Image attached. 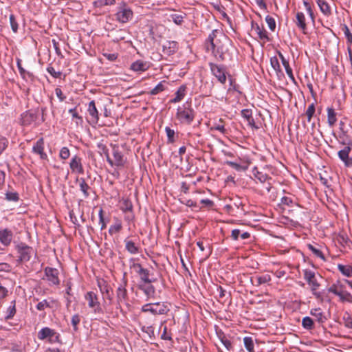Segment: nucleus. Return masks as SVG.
Here are the masks:
<instances>
[{
  "label": "nucleus",
  "mask_w": 352,
  "mask_h": 352,
  "mask_svg": "<svg viewBox=\"0 0 352 352\" xmlns=\"http://www.w3.org/2000/svg\"><path fill=\"white\" fill-rule=\"evenodd\" d=\"M206 49L211 51L217 61L223 62L232 59L230 47H232L229 38L217 30H214L206 41Z\"/></svg>",
  "instance_id": "1"
},
{
  "label": "nucleus",
  "mask_w": 352,
  "mask_h": 352,
  "mask_svg": "<svg viewBox=\"0 0 352 352\" xmlns=\"http://www.w3.org/2000/svg\"><path fill=\"white\" fill-rule=\"evenodd\" d=\"M195 113L191 103L186 102L177 109L176 118L182 124H190L194 120Z\"/></svg>",
  "instance_id": "2"
},
{
  "label": "nucleus",
  "mask_w": 352,
  "mask_h": 352,
  "mask_svg": "<svg viewBox=\"0 0 352 352\" xmlns=\"http://www.w3.org/2000/svg\"><path fill=\"white\" fill-rule=\"evenodd\" d=\"M170 311V308L166 302H155L148 303L142 307V311L151 312L154 315H164L166 314Z\"/></svg>",
  "instance_id": "3"
},
{
  "label": "nucleus",
  "mask_w": 352,
  "mask_h": 352,
  "mask_svg": "<svg viewBox=\"0 0 352 352\" xmlns=\"http://www.w3.org/2000/svg\"><path fill=\"white\" fill-rule=\"evenodd\" d=\"M37 337L40 340L47 339L48 342L51 344L61 342L60 333L49 327L42 328L38 332Z\"/></svg>",
  "instance_id": "4"
},
{
  "label": "nucleus",
  "mask_w": 352,
  "mask_h": 352,
  "mask_svg": "<svg viewBox=\"0 0 352 352\" xmlns=\"http://www.w3.org/2000/svg\"><path fill=\"white\" fill-rule=\"evenodd\" d=\"M17 253L19 254V263L27 262L30 261L32 254H34V250L32 247L28 246L25 243H20L16 246Z\"/></svg>",
  "instance_id": "5"
},
{
  "label": "nucleus",
  "mask_w": 352,
  "mask_h": 352,
  "mask_svg": "<svg viewBox=\"0 0 352 352\" xmlns=\"http://www.w3.org/2000/svg\"><path fill=\"white\" fill-rule=\"evenodd\" d=\"M85 299L88 302V307L93 309L94 314H100L102 312L100 302L97 294L94 292H88L85 295Z\"/></svg>",
  "instance_id": "6"
},
{
  "label": "nucleus",
  "mask_w": 352,
  "mask_h": 352,
  "mask_svg": "<svg viewBox=\"0 0 352 352\" xmlns=\"http://www.w3.org/2000/svg\"><path fill=\"white\" fill-rule=\"evenodd\" d=\"M303 275H304V278L307 280L308 284L311 286V289L313 294L316 296H319L320 295L318 294V293L316 292V290L320 287V284L318 283V281L316 278L315 273L310 270L306 269V270H303Z\"/></svg>",
  "instance_id": "7"
},
{
  "label": "nucleus",
  "mask_w": 352,
  "mask_h": 352,
  "mask_svg": "<svg viewBox=\"0 0 352 352\" xmlns=\"http://www.w3.org/2000/svg\"><path fill=\"white\" fill-rule=\"evenodd\" d=\"M212 74L217 78V80L222 84L226 81V69L224 66L219 65L214 63H208Z\"/></svg>",
  "instance_id": "8"
},
{
  "label": "nucleus",
  "mask_w": 352,
  "mask_h": 352,
  "mask_svg": "<svg viewBox=\"0 0 352 352\" xmlns=\"http://www.w3.org/2000/svg\"><path fill=\"white\" fill-rule=\"evenodd\" d=\"M122 281L123 283L120 285L116 290L117 303L119 305L126 303L128 299V292L126 289L127 280L125 278V275L123 277Z\"/></svg>",
  "instance_id": "9"
},
{
  "label": "nucleus",
  "mask_w": 352,
  "mask_h": 352,
  "mask_svg": "<svg viewBox=\"0 0 352 352\" xmlns=\"http://www.w3.org/2000/svg\"><path fill=\"white\" fill-rule=\"evenodd\" d=\"M131 267L133 268L135 272L140 275V280L144 283H152L156 280L155 278H149V271L147 269L142 267L140 263H133Z\"/></svg>",
  "instance_id": "10"
},
{
  "label": "nucleus",
  "mask_w": 352,
  "mask_h": 352,
  "mask_svg": "<svg viewBox=\"0 0 352 352\" xmlns=\"http://www.w3.org/2000/svg\"><path fill=\"white\" fill-rule=\"evenodd\" d=\"M45 274L47 277V280L51 285H58L60 284V280L58 278L59 272L57 269L47 267L45 269Z\"/></svg>",
  "instance_id": "11"
},
{
  "label": "nucleus",
  "mask_w": 352,
  "mask_h": 352,
  "mask_svg": "<svg viewBox=\"0 0 352 352\" xmlns=\"http://www.w3.org/2000/svg\"><path fill=\"white\" fill-rule=\"evenodd\" d=\"M133 17V12L130 8H123L116 14V20L120 23L128 22Z\"/></svg>",
  "instance_id": "12"
},
{
  "label": "nucleus",
  "mask_w": 352,
  "mask_h": 352,
  "mask_svg": "<svg viewBox=\"0 0 352 352\" xmlns=\"http://www.w3.org/2000/svg\"><path fill=\"white\" fill-rule=\"evenodd\" d=\"M98 285L100 292L104 294L105 298L109 300V304L111 305L113 301L111 287L104 280L98 281Z\"/></svg>",
  "instance_id": "13"
},
{
  "label": "nucleus",
  "mask_w": 352,
  "mask_h": 352,
  "mask_svg": "<svg viewBox=\"0 0 352 352\" xmlns=\"http://www.w3.org/2000/svg\"><path fill=\"white\" fill-rule=\"evenodd\" d=\"M69 167L72 172L79 174L84 173L83 166L82 164V159L78 155H74L69 163Z\"/></svg>",
  "instance_id": "14"
},
{
  "label": "nucleus",
  "mask_w": 352,
  "mask_h": 352,
  "mask_svg": "<svg viewBox=\"0 0 352 352\" xmlns=\"http://www.w3.org/2000/svg\"><path fill=\"white\" fill-rule=\"evenodd\" d=\"M138 289L144 292L146 296V300L154 298L155 288L151 283H143L138 285Z\"/></svg>",
  "instance_id": "15"
},
{
  "label": "nucleus",
  "mask_w": 352,
  "mask_h": 352,
  "mask_svg": "<svg viewBox=\"0 0 352 352\" xmlns=\"http://www.w3.org/2000/svg\"><path fill=\"white\" fill-rule=\"evenodd\" d=\"M163 53L167 56H170L177 52L178 50V43L174 41H167L162 47Z\"/></svg>",
  "instance_id": "16"
},
{
  "label": "nucleus",
  "mask_w": 352,
  "mask_h": 352,
  "mask_svg": "<svg viewBox=\"0 0 352 352\" xmlns=\"http://www.w3.org/2000/svg\"><path fill=\"white\" fill-rule=\"evenodd\" d=\"M32 151L40 155L41 159L45 160L47 157V154L44 152V139L43 138H39L32 147Z\"/></svg>",
  "instance_id": "17"
},
{
  "label": "nucleus",
  "mask_w": 352,
  "mask_h": 352,
  "mask_svg": "<svg viewBox=\"0 0 352 352\" xmlns=\"http://www.w3.org/2000/svg\"><path fill=\"white\" fill-rule=\"evenodd\" d=\"M13 233L8 229L0 230V242L5 246H8L12 240Z\"/></svg>",
  "instance_id": "18"
},
{
  "label": "nucleus",
  "mask_w": 352,
  "mask_h": 352,
  "mask_svg": "<svg viewBox=\"0 0 352 352\" xmlns=\"http://www.w3.org/2000/svg\"><path fill=\"white\" fill-rule=\"evenodd\" d=\"M113 155L114 160H113V166H123L124 164V156L119 151V148L116 145L113 146Z\"/></svg>",
  "instance_id": "19"
},
{
  "label": "nucleus",
  "mask_w": 352,
  "mask_h": 352,
  "mask_svg": "<svg viewBox=\"0 0 352 352\" xmlns=\"http://www.w3.org/2000/svg\"><path fill=\"white\" fill-rule=\"evenodd\" d=\"M36 118L37 116L36 113L31 111H28L21 115V123L22 125L28 126L35 122Z\"/></svg>",
  "instance_id": "20"
},
{
  "label": "nucleus",
  "mask_w": 352,
  "mask_h": 352,
  "mask_svg": "<svg viewBox=\"0 0 352 352\" xmlns=\"http://www.w3.org/2000/svg\"><path fill=\"white\" fill-rule=\"evenodd\" d=\"M295 23L296 26L302 30L303 33H306L307 30V23H306V19L305 16L303 12H298L296 14V21Z\"/></svg>",
  "instance_id": "21"
},
{
  "label": "nucleus",
  "mask_w": 352,
  "mask_h": 352,
  "mask_svg": "<svg viewBox=\"0 0 352 352\" xmlns=\"http://www.w3.org/2000/svg\"><path fill=\"white\" fill-rule=\"evenodd\" d=\"M252 28L258 38L264 43L270 41L267 32L263 26H260L258 24L256 23L255 25L252 24Z\"/></svg>",
  "instance_id": "22"
},
{
  "label": "nucleus",
  "mask_w": 352,
  "mask_h": 352,
  "mask_svg": "<svg viewBox=\"0 0 352 352\" xmlns=\"http://www.w3.org/2000/svg\"><path fill=\"white\" fill-rule=\"evenodd\" d=\"M350 152L349 147H345L344 149L338 152V156L341 160H342L346 166H352V158L349 157V153Z\"/></svg>",
  "instance_id": "23"
},
{
  "label": "nucleus",
  "mask_w": 352,
  "mask_h": 352,
  "mask_svg": "<svg viewBox=\"0 0 352 352\" xmlns=\"http://www.w3.org/2000/svg\"><path fill=\"white\" fill-rule=\"evenodd\" d=\"M88 112L91 116V122L94 123H97L99 119V116L94 100L89 102L88 106Z\"/></svg>",
  "instance_id": "24"
},
{
  "label": "nucleus",
  "mask_w": 352,
  "mask_h": 352,
  "mask_svg": "<svg viewBox=\"0 0 352 352\" xmlns=\"http://www.w3.org/2000/svg\"><path fill=\"white\" fill-rule=\"evenodd\" d=\"M149 66L146 62L137 60L131 65V69L134 72H144L148 69Z\"/></svg>",
  "instance_id": "25"
},
{
  "label": "nucleus",
  "mask_w": 352,
  "mask_h": 352,
  "mask_svg": "<svg viewBox=\"0 0 352 352\" xmlns=\"http://www.w3.org/2000/svg\"><path fill=\"white\" fill-rule=\"evenodd\" d=\"M328 291L340 297L344 292V286L340 281H338L336 283L333 284L328 289Z\"/></svg>",
  "instance_id": "26"
},
{
  "label": "nucleus",
  "mask_w": 352,
  "mask_h": 352,
  "mask_svg": "<svg viewBox=\"0 0 352 352\" xmlns=\"http://www.w3.org/2000/svg\"><path fill=\"white\" fill-rule=\"evenodd\" d=\"M317 4L320 8V11L325 16H330L331 14V10L329 3L324 0H317Z\"/></svg>",
  "instance_id": "27"
},
{
  "label": "nucleus",
  "mask_w": 352,
  "mask_h": 352,
  "mask_svg": "<svg viewBox=\"0 0 352 352\" xmlns=\"http://www.w3.org/2000/svg\"><path fill=\"white\" fill-rule=\"evenodd\" d=\"M120 209L124 213L131 212L133 210V204L131 201L128 198H122L120 201Z\"/></svg>",
  "instance_id": "28"
},
{
  "label": "nucleus",
  "mask_w": 352,
  "mask_h": 352,
  "mask_svg": "<svg viewBox=\"0 0 352 352\" xmlns=\"http://www.w3.org/2000/svg\"><path fill=\"white\" fill-rule=\"evenodd\" d=\"M122 229V225L121 221L118 218H115V223L109 227V233L113 235L120 232Z\"/></svg>",
  "instance_id": "29"
},
{
  "label": "nucleus",
  "mask_w": 352,
  "mask_h": 352,
  "mask_svg": "<svg viewBox=\"0 0 352 352\" xmlns=\"http://www.w3.org/2000/svg\"><path fill=\"white\" fill-rule=\"evenodd\" d=\"M125 248L126 250L132 254L139 253L140 248L135 244L132 241L125 240Z\"/></svg>",
  "instance_id": "30"
},
{
  "label": "nucleus",
  "mask_w": 352,
  "mask_h": 352,
  "mask_svg": "<svg viewBox=\"0 0 352 352\" xmlns=\"http://www.w3.org/2000/svg\"><path fill=\"white\" fill-rule=\"evenodd\" d=\"M217 336L221 342V343L223 344V346L228 349L231 350L232 349V344L230 342V340L227 338V336L222 332L219 331L217 332Z\"/></svg>",
  "instance_id": "31"
},
{
  "label": "nucleus",
  "mask_w": 352,
  "mask_h": 352,
  "mask_svg": "<svg viewBox=\"0 0 352 352\" xmlns=\"http://www.w3.org/2000/svg\"><path fill=\"white\" fill-rule=\"evenodd\" d=\"M336 113L333 108L327 109V122L330 126H333L336 122Z\"/></svg>",
  "instance_id": "32"
},
{
  "label": "nucleus",
  "mask_w": 352,
  "mask_h": 352,
  "mask_svg": "<svg viewBox=\"0 0 352 352\" xmlns=\"http://www.w3.org/2000/svg\"><path fill=\"white\" fill-rule=\"evenodd\" d=\"M338 269L345 276H346V277L352 276V266L351 265H342V264H338Z\"/></svg>",
  "instance_id": "33"
},
{
  "label": "nucleus",
  "mask_w": 352,
  "mask_h": 352,
  "mask_svg": "<svg viewBox=\"0 0 352 352\" xmlns=\"http://www.w3.org/2000/svg\"><path fill=\"white\" fill-rule=\"evenodd\" d=\"M79 187H80V190L83 193L84 197H86V198L88 197L89 196V190H90L91 188L87 184V182H85V179L81 178L79 180Z\"/></svg>",
  "instance_id": "34"
},
{
  "label": "nucleus",
  "mask_w": 352,
  "mask_h": 352,
  "mask_svg": "<svg viewBox=\"0 0 352 352\" xmlns=\"http://www.w3.org/2000/svg\"><path fill=\"white\" fill-rule=\"evenodd\" d=\"M311 314L316 318V320L320 322L323 323L326 320L320 309H315L311 311Z\"/></svg>",
  "instance_id": "35"
},
{
  "label": "nucleus",
  "mask_w": 352,
  "mask_h": 352,
  "mask_svg": "<svg viewBox=\"0 0 352 352\" xmlns=\"http://www.w3.org/2000/svg\"><path fill=\"white\" fill-rule=\"evenodd\" d=\"M98 148L100 149V152L102 153H103L105 157H106V159H107V161L108 162V163L111 165V166H113V160L110 158V156H109V151H108V148H107V146L102 144V143H99L98 144Z\"/></svg>",
  "instance_id": "36"
},
{
  "label": "nucleus",
  "mask_w": 352,
  "mask_h": 352,
  "mask_svg": "<svg viewBox=\"0 0 352 352\" xmlns=\"http://www.w3.org/2000/svg\"><path fill=\"white\" fill-rule=\"evenodd\" d=\"M243 343L248 351L254 352V344L252 337H245L243 338Z\"/></svg>",
  "instance_id": "37"
},
{
  "label": "nucleus",
  "mask_w": 352,
  "mask_h": 352,
  "mask_svg": "<svg viewBox=\"0 0 352 352\" xmlns=\"http://www.w3.org/2000/svg\"><path fill=\"white\" fill-rule=\"evenodd\" d=\"M255 278H256L255 285L257 287L260 286L262 284H265V283L270 282L272 279L270 275H269V274L258 276H256Z\"/></svg>",
  "instance_id": "38"
},
{
  "label": "nucleus",
  "mask_w": 352,
  "mask_h": 352,
  "mask_svg": "<svg viewBox=\"0 0 352 352\" xmlns=\"http://www.w3.org/2000/svg\"><path fill=\"white\" fill-rule=\"evenodd\" d=\"M12 305H10L6 311L5 320H8L12 319L16 314L15 300L12 302Z\"/></svg>",
  "instance_id": "39"
},
{
  "label": "nucleus",
  "mask_w": 352,
  "mask_h": 352,
  "mask_svg": "<svg viewBox=\"0 0 352 352\" xmlns=\"http://www.w3.org/2000/svg\"><path fill=\"white\" fill-rule=\"evenodd\" d=\"M308 249L317 257L320 258L322 261H326L323 253L317 248L311 244L307 245Z\"/></svg>",
  "instance_id": "40"
},
{
  "label": "nucleus",
  "mask_w": 352,
  "mask_h": 352,
  "mask_svg": "<svg viewBox=\"0 0 352 352\" xmlns=\"http://www.w3.org/2000/svg\"><path fill=\"white\" fill-rule=\"evenodd\" d=\"M184 91H185V87H179V89L176 92L175 97L174 98H173L170 100V102L173 103H176V102H178L180 100H182L185 95Z\"/></svg>",
  "instance_id": "41"
},
{
  "label": "nucleus",
  "mask_w": 352,
  "mask_h": 352,
  "mask_svg": "<svg viewBox=\"0 0 352 352\" xmlns=\"http://www.w3.org/2000/svg\"><path fill=\"white\" fill-rule=\"evenodd\" d=\"M270 64L277 74L281 73L280 65L276 56H273L270 58Z\"/></svg>",
  "instance_id": "42"
},
{
  "label": "nucleus",
  "mask_w": 352,
  "mask_h": 352,
  "mask_svg": "<svg viewBox=\"0 0 352 352\" xmlns=\"http://www.w3.org/2000/svg\"><path fill=\"white\" fill-rule=\"evenodd\" d=\"M302 325L306 329H312L314 328V321L310 317L306 316L302 320Z\"/></svg>",
  "instance_id": "43"
},
{
  "label": "nucleus",
  "mask_w": 352,
  "mask_h": 352,
  "mask_svg": "<svg viewBox=\"0 0 352 352\" xmlns=\"http://www.w3.org/2000/svg\"><path fill=\"white\" fill-rule=\"evenodd\" d=\"M223 120L220 119L219 123H215L212 128V129L219 131L223 134L227 133V130L226 129L224 125L223 124Z\"/></svg>",
  "instance_id": "44"
},
{
  "label": "nucleus",
  "mask_w": 352,
  "mask_h": 352,
  "mask_svg": "<svg viewBox=\"0 0 352 352\" xmlns=\"http://www.w3.org/2000/svg\"><path fill=\"white\" fill-rule=\"evenodd\" d=\"M80 322V316L79 314H74L72 317L71 322H72L73 329L74 331H77L78 330V325L79 324Z\"/></svg>",
  "instance_id": "45"
},
{
  "label": "nucleus",
  "mask_w": 352,
  "mask_h": 352,
  "mask_svg": "<svg viewBox=\"0 0 352 352\" xmlns=\"http://www.w3.org/2000/svg\"><path fill=\"white\" fill-rule=\"evenodd\" d=\"M94 3L97 7L101 8L106 6L114 5L116 0H97Z\"/></svg>",
  "instance_id": "46"
},
{
  "label": "nucleus",
  "mask_w": 352,
  "mask_h": 352,
  "mask_svg": "<svg viewBox=\"0 0 352 352\" xmlns=\"http://www.w3.org/2000/svg\"><path fill=\"white\" fill-rule=\"evenodd\" d=\"M342 30L343 31L345 37L347 40V43L349 44H352V34L351 33L348 26L344 24L342 26Z\"/></svg>",
  "instance_id": "47"
},
{
  "label": "nucleus",
  "mask_w": 352,
  "mask_h": 352,
  "mask_svg": "<svg viewBox=\"0 0 352 352\" xmlns=\"http://www.w3.org/2000/svg\"><path fill=\"white\" fill-rule=\"evenodd\" d=\"M254 175L261 182H265L268 179L267 175L259 172L257 168L254 169Z\"/></svg>",
  "instance_id": "48"
},
{
  "label": "nucleus",
  "mask_w": 352,
  "mask_h": 352,
  "mask_svg": "<svg viewBox=\"0 0 352 352\" xmlns=\"http://www.w3.org/2000/svg\"><path fill=\"white\" fill-rule=\"evenodd\" d=\"M165 131L168 138V142L169 143H173L175 142V131L171 129L170 127L166 126Z\"/></svg>",
  "instance_id": "49"
},
{
  "label": "nucleus",
  "mask_w": 352,
  "mask_h": 352,
  "mask_svg": "<svg viewBox=\"0 0 352 352\" xmlns=\"http://www.w3.org/2000/svg\"><path fill=\"white\" fill-rule=\"evenodd\" d=\"M265 21H266L270 30L272 31H274L275 28H276V21H275L274 19L272 16L267 15L265 17Z\"/></svg>",
  "instance_id": "50"
},
{
  "label": "nucleus",
  "mask_w": 352,
  "mask_h": 352,
  "mask_svg": "<svg viewBox=\"0 0 352 352\" xmlns=\"http://www.w3.org/2000/svg\"><path fill=\"white\" fill-rule=\"evenodd\" d=\"M315 113V105L314 103L309 105L307 111H306V116L307 117V121L310 122L311 118L313 117L314 114Z\"/></svg>",
  "instance_id": "51"
},
{
  "label": "nucleus",
  "mask_w": 352,
  "mask_h": 352,
  "mask_svg": "<svg viewBox=\"0 0 352 352\" xmlns=\"http://www.w3.org/2000/svg\"><path fill=\"white\" fill-rule=\"evenodd\" d=\"M9 19H10V25H11V28H12V30L14 32H16L17 30H18V28H19V25H18V23L16 20V18L14 16V14H10V17H9Z\"/></svg>",
  "instance_id": "52"
},
{
  "label": "nucleus",
  "mask_w": 352,
  "mask_h": 352,
  "mask_svg": "<svg viewBox=\"0 0 352 352\" xmlns=\"http://www.w3.org/2000/svg\"><path fill=\"white\" fill-rule=\"evenodd\" d=\"M59 156L62 160L68 159L70 156V152L69 148L66 146L63 147L60 151Z\"/></svg>",
  "instance_id": "53"
},
{
  "label": "nucleus",
  "mask_w": 352,
  "mask_h": 352,
  "mask_svg": "<svg viewBox=\"0 0 352 352\" xmlns=\"http://www.w3.org/2000/svg\"><path fill=\"white\" fill-rule=\"evenodd\" d=\"M69 113L72 114V116L73 118H76V122L77 124H78L79 123L81 124L82 122V118L76 112V109H70L69 110Z\"/></svg>",
  "instance_id": "54"
},
{
  "label": "nucleus",
  "mask_w": 352,
  "mask_h": 352,
  "mask_svg": "<svg viewBox=\"0 0 352 352\" xmlns=\"http://www.w3.org/2000/svg\"><path fill=\"white\" fill-rule=\"evenodd\" d=\"M142 331L148 334L150 338L155 337L154 328L152 326L142 327Z\"/></svg>",
  "instance_id": "55"
},
{
  "label": "nucleus",
  "mask_w": 352,
  "mask_h": 352,
  "mask_svg": "<svg viewBox=\"0 0 352 352\" xmlns=\"http://www.w3.org/2000/svg\"><path fill=\"white\" fill-rule=\"evenodd\" d=\"M164 90V86L162 82H160L151 91V95H156Z\"/></svg>",
  "instance_id": "56"
},
{
  "label": "nucleus",
  "mask_w": 352,
  "mask_h": 352,
  "mask_svg": "<svg viewBox=\"0 0 352 352\" xmlns=\"http://www.w3.org/2000/svg\"><path fill=\"white\" fill-rule=\"evenodd\" d=\"M47 71L49 74H50L54 78H58L60 77L62 73L61 72L58 71L56 72L55 69L53 67H48L47 68Z\"/></svg>",
  "instance_id": "57"
},
{
  "label": "nucleus",
  "mask_w": 352,
  "mask_h": 352,
  "mask_svg": "<svg viewBox=\"0 0 352 352\" xmlns=\"http://www.w3.org/2000/svg\"><path fill=\"white\" fill-rule=\"evenodd\" d=\"M6 197L8 201H17L19 199V195L16 192H7Z\"/></svg>",
  "instance_id": "58"
},
{
  "label": "nucleus",
  "mask_w": 352,
  "mask_h": 352,
  "mask_svg": "<svg viewBox=\"0 0 352 352\" xmlns=\"http://www.w3.org/2000/svg\"><path fill=\"white\" fill-rule=\"evenodd\" d=\"M12 270V266L7 263H0V272H10Z\"/></svg>",
  "instance_id": "59"
},
{
  "label": "nucleus",
  "mask_w": 352,
  "mask_h": 352,
  "mask_svg": "<svg viewBox=\"0 0 352 352\" xmlns=\"http://www.w3.org/2000/svg\"><path fill=\"white\" fill-rule=\"evenodd\" d=\"M47 307H50V303L47 300H43V301L39 302L36 305V309L39 311H43Z\"/></svg>",
  "instance_id": "60"
},
{
  "label": "nucleus",
  "mask_w": 352,
  "mask_h": 352,
  "mask_svg": "<svg viewBox=\"0 0 352 352\" xmlns=\"http://www.w3.org/2000/svg\"><path fill=\"white\" fill-rule=\"evenodd\" d=\"M283 66H284V67L285 69L286 73L288 75L289 78L292 80L294 81L295 78H294V76L293 75L292 69L289 66V62L283 65Z\"/></svg>",
  "instance_id": "61"
},
{
  "label": "nucleus",
  "mask_w": 352,
  "mask_h": 352,
  "mask_svg": "<svg viewBox=\"0 0 352 352\" xmlns=\"http://www.w3.org/2000/svg\"><path fill=\"white\" fill-rule=\"evenodd\" d=\"M171 18L173 19V21L175 23H176L177 25H180L183 22L184 17H183V16H182L180 14H172Z\"/></svg>",
  "instance_id": "62"
},
{
  "label": "nucleus",
  "mask_w": 352,
  "mask_h": 352,
  "mask_svg": "<svg viewBox=\"0 0 352 352\" xmlns=\"http://www.w3.org/2000/svg\"><path fill=\"white\" fill-rule=\"evenodd\" d=\"M342 295H341L340 296V298L343 300V301H348L349 302H352V296L348 293L347 292H345L344 291L343 293L342 294Z\"/></svg>",
  "instance_id": "63"
},
{
  "label": "nucleus",
  "mask_w": 352,
  "mask_h": 352,
  "mask_svg": "<svg viewBox=\"0 0 352 352\" xmlns=\"http://www.w3.org/2000/svg\"><path fill=\"white\" fill-rule=\"evenodd\" d=\"M241 116L248 120V119H250L252 117V111L248 109H243L241 111Z\"/></svg>",
  "instance_id": "64"
}]
</instances>
